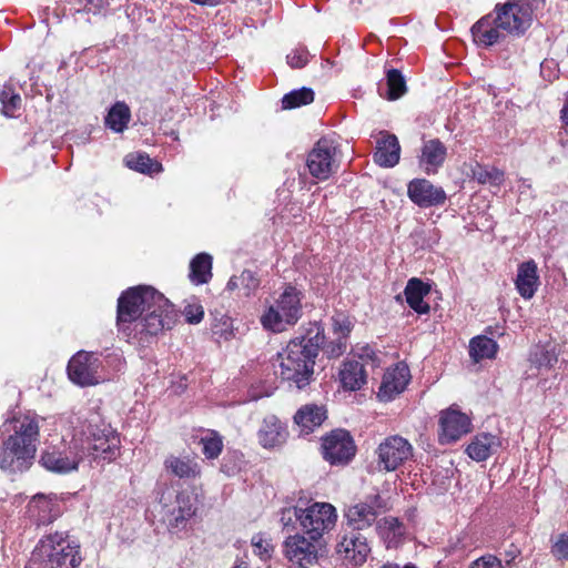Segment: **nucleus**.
<instances>
[{
    "label": "nucleus",
    "mask_w": 568,
    "mask_h": 568,
    "mask_svg": "<svg viewBox=\"0 0 568 568\" xmlns=\"http://www.w3.org/2000/svg\"><path fill=\"white\" fill-rule=\"evenodd\" d=\"M409 200L419 207L443 205L447 199L443 187L434 185L426 179H414L407 185Z\"/></svg>",
    "instance_id": "f3484780"
},
{
    "label": "nucleus",
    "mask_w": 568,
    "mask_h": 568,
    "mask_svg": "<svg viewBox=\"0 0 568 568\" xmlns=\"http://www.w3.org/2000/svg\"><path fill=\"white\" fill-rule=\"evenodd\" d=\"M165 493L161 497L163 504V521L170 532L176 534L187 528L196 514V498L189 491H180L171 504H166Z\"/></svg>",
    "instance_id": "9d476101"
},
{
    "label": "nucleus",
    "mask_w": 568,
    "mask_h": 568,
    "mask_svg": "<svg viewBox=\"0 0 568 568\" xmlns=\"http://www.w3.org/2000/svg\"><path fill=\"white\" fill-rule=\"evenodd\" d=\"M272 394H273V389H267L264 393H258V394L252 390L250 396H251V399L257 400L261 397L271 396Z\"/></svg>",
    "instance_id": "4d7b16f0"
},
{
    "label": "nucleus",
    "mask_w": 568,
    "mask_h": 568,
    "mask_svg": "<svg viewBox=\"0 0 568 568\" xmlns=\"http://www.w3.org/2000/svg\"><path fill=\"white\" fill-rule=\"evenodd\" d=\"M323 457L332 465L347 464L355 454L349 432L337 428L322 438Z\"/></svg>",
    "instance_id": "4468645a"
},
{
    "label": "nucleus",
    "mask_w": 568,
    "mask_h": 568,
    "mask_svg": "<svg viewBox=\"0 0 568 568\" xmlns=\"http://www.w3.org/2000/svg\"><path fill=\"white\" fill-rule=\"evenodd\" d=\"M374 162L381 168H394L400 160V144L397 136L388 131H379L375 135Z\"/></svg>",
    "instance_id": "6ab92c4d"
},
{
    "label": "nucleus",
    "mask_w": 568,
    "mask_h": 568,
    "mask_svg": "<svg viewBox=\"0 0 568 568\" xmlns=\"http://www.w3.org/2000/svg\"><path fill=\"white\" fill-rule=\"evenodd\" d=\"M529 361L536 368L548 371L557 363L558 357L554 349L537 346L531 351Z\"/></svg>",
    "instance_id": "ea45409f"
},
{
    "label": "nucleus",
    "mask_w": 568,
    "mask_h": 568,
    "mask_svg": "<svg viewBox=\"0 0 568 568\" xmlns=\"http://www.w3.org/2000/svg\"><path fill=\"white\" fill-rule=\"evenodd\" d=\"M79 438L83 440L85 456L98 463H111L120 456V435L98 415L88 420Z\"/></svg>",
    "instance_id": "423d86ee"
},
{
    "label": "nucleus",
    "mask_w": 568,
    "mask_h": 568,
    "mask_svg": "<svg viewBox=\"0 0 568 568\" xmlns=\"http://www.w3.org/2000/svg\"><path fill=\"white\" fill-rule=\"evenodd\" d=\"M320 540L312 539L304 532L290 535L283 541L284 557L298 568H308L318 558Z\"/></svg>",
    "instance_id": "ddd939ff"
},
{
    "label": "nucleus",
    "mask_w": 568,
    "mask_h": 568,
    "mask_svg": "<svg viewBox=\"0 0 568 568\" xmlns=\"http://www.w3.org/2000/svg\"><path fill=\"white\" fill-rule=\"evenodd\" d=\"M85 457L83 440L75 434L70 440L62 438L57 444H48L39 463L54 474H69L78 470Z\"/></svg>",
    "instance_id": "6e6552de"
},
{
    "label": "nucleus",
    "mask_w": 568,
    "mask_h": 568,
    "mask_svg": "<svg viewBox=\"0 0 568 568\" xmlns=\"http://www.w3.org/2000/svg\"><path fill=\"white\" fill-rule=\"evenodd\" d=\"M551 554L558 560H568V532L558 535L551 546Z\"/></svg>",
    "instance_id": "09e8293b"
},
{
    "label": "nucleus",
    "mask_w": 568,
    "mask_h": 568,
    "mask_svg": "<svg viewBox=\"0 0 568 568\" xmlns=\"http://www.w3.org/2000/svg\"><path fill=\"white\" fill-rule=\"evenodd\" d=\"M336 519L337 514L333 505L315 501L302 508L300 527L306 536L321 540L326 532L334 528Z\"/></svg>",
    "instance_id": "1a4fd4ad"
},
{
    "label": "nucleus",
    "mask_w": 568,
    "mask_h": 568,
    "mask_svg": "<svg viewBox=\"0 0 568 568\" xmlns=\"http://www.w3.org/2000/svg\"><path fill=\"white\" fill-rule=\"evenodd\" d=\"M183 315L189 324H199L203 320L204 311L199 304H190L184 307Z\"/></svg>",
    "instance_id": "3c124183"
},
{
    "label": "nucleus",
    "mask_w": 568,
    "mask_h": 568,
    "mask_svg": "<svg viewBox=\"0 0 568 568\" xmlns=\"http://www.w3.org/2000/svg\"><path fill=\"white\" fill-rule=\"evenodd\" d=\"M29 513L38 525H47L59 515V505L43 495H37L29 503Z\"/></svg>",
    "instance_id": "cd10ccee"
},
{
    "label": "nucleus",
    "mask_w": 568,
    "mask_h": 568,
    "mask_svg": "<svg viewBox=\"0 0 568 568\" xmlns=\"http://www.w3.org/2000/svg\"><path fill=\"white\" fill-rule=\"evenodd\" d=\"M338 381L344 390H355V359L349 355L341 365Z\"/></svg>",
    "instance_id": "c03bdc74"
},
{
    "label": "nucleus",
    "mask_w": 568,
    "mask_h": 568,
    "mask_svg": "<svg viewBox=\"0 0 568 568\" xmlns=\"http://www.w3.org/2000/svg\"><path fill=\"white\" fill-rule=\"evenodd\" d=\"M234 568H250V567L243 562L241 565L235 566Z\"/></svg>",
    "instance_id": "bf43d9fd"
},
{
    "label": "nucleus",
    "mask_w": 568,
    "mask_h": 568,
    "mask_svg": "<svg viewBox=\"0 0 568 568\" xmlns=\"http://www.w3.org/2000/svg\"><path fill=\"white\" fill-rule=\"evenodd\" d=\"M287 437L286 425L274 415L266 416L257 432V440L265 449H275L283 446Z\"/></svg>",
    "instance_id": "aec40b11"
},
{
    "label": "nucleus",
    "mask_w": 568,
    "mask_h": 568,
    "mask_svg": "<svg viewBox=\"0 0 568 568\" xmlns=\"http://www.w3.org/2000/svg\"><path fill=\"white\" fill-rule=\"evenodd\" d=\"M202 453L207 459H215L223 449L222 436L215 430H205L200 437Z\"/></svg>",
    "instance_id": "e433bc0d"
},
{
    "label": "nucleus",
    "mask_w": 568,
    "mask_h": 568,
    "mask_svg": "<svg viewBox=\"0 0 568 568\" xmlns=\"http://www.w3.org/2000/svg\"><path fill=\"white\" fill-rule=\"evenodd\" d=\"M447 149L438 139H430L424 142L419 156V164L427 174L436 173L446 159Z\"/></svg>",
    "instance_id": "4be33fe9"
},
{
    "label": "nucleus",
    "mask_w": 568,
    "mask_h": 568,
    "mask_svg": "<svg viewBox=\"0 0 568 568\" xmlns=\"http://www.w3.org/2000/svg\"><path fill=\"white\" fill-rule=\"evenodd\" d=\"M258 284L260 282L254 273L245 270L240 275L232 276L226 287L230 291L240 290L243 292V295L248 296L257 288Z\"/></svg>",
    "instance_id": "f704fd0d"
},
{
    "label": "nucleus",
    "mask_w": 568,
    "mask_h": 568,
    "mask_svg": "<svg viewBox=\"0 0 568 568\" xmlns=\"http://www.w3.org/2000/svg\"><path fill=\"white\" fill-rule=\"evenodd\" d=\"M333 333L335 338L321 346L329 358H337L346 352L347 338L352 332V323L344 314H336L333 318Z\"/></svg>",
    "instance_id": "412c9836"
},
{
    "label": "nucleus",
    "mask_w": 568,
    "mask_h": 568,
    "mask_svg": "<svg viewBox=\"0 0 568 568\" xmlns=\"http://www.w3.org/2000/svg\"><path fill=\"white\" fill-rule=\"evenodd\" d=\"M336 149L327 140H320L307 155L310 173L318 179L326 180L336 169Z\"/></svg>",
    "instance_id": "2eb2a0df"
},
{
    "label": "nucleus",
    "mask_w": 568,
    "mask_h": 568,
    "mask_svg": "<svg viewBox=\"0 0 568 568\" xmlns=\"http://www.w3.org/2000/svg\"><path fill=\"white\" fill-rule=\"evenodd\" d=\"M387 503L378 494H374L357 505V530L371 526L377 516L387 510Z\"/></svg>",
    "instance_id": "bb28decb"
},
{
    "label": "nucleus",
    "mask_w": 568,
    "mask_h": 568,
    "mask_svg": "<svg viewBox=\"0 0 568 568\" xmlns=\"http://www.w3.org/2000/svg\"><path fill=\"white\" fill-rule=\"evenodd\" d=\"M325 339L324 331L320 327L310 329L306 336L297 337L288 342L286 347L277 354L275 371L283 381L291 382L298 389H303L311 383L315 358Z\"/></svg>",
    "instance_id": "20e7f679"
},
{
    "label": "nucleus",
    "mask_w": 568,
    "mask_h": 568,
    "mask_svg": "<svg viewBox=\"0 0 568 568\" xmlns=\"http://www.w3.org/2000/svg\"><path fill=\"white\" fill-rule=\"evenodd\" d=\"M497 351L498 344L493 338L484 335L475 336L469 342V356L476 363L481 359L495 358Z\"/></svg>",
    "instance_id": "7c9ffc66"
},
{
    "label": "nucleus",
    "mask_w": 568,
    "mask_h": 568,
    "mask_svg": "<svg viewBox=\"0 0 568 568\" xmlns=\"http://www.w3.org/2000/svg\"><path fill=\"white\" fill-rule=\"evenodd\" d=\"M314 100V92L310 88H301L286 93L282 99V108L285 110L310 104Z\"/></svg>",
    "instance_id": "4c0bfd02"
},
{
    "label": "nucleus",
    "mask_w": 568,
    "mask_h": 568,
    "mask_svg": "<svg viewBox=\"0 0 568 568\" xmlns=\"http://www.w3.org/2000/svg\"><path fill=\"white\" fill-rule=\"evenodd\" d=\"M326 418L327 414L324 406L308 404L296 412L294 422L301 428V433L307 435L320 427Z\"/></svg>",
    "instance_id": "b1692460"
},
{
    "label": "nucleus",
    "mask_w": 568,
    "mask_h": 568,
    "mask_svg": "<svg viewBox=\"0 0 568 568\" xmlns=\"http://www.w3.org/2000/svg\"><path fill=\"white\" fill-rule=\"evenodd\" d=\"M377 468L381 471H394L413 457V446L404 437H386L376 449Z\"/></svg>",
    "instance_id": "9b49d317"
},
{
    "label": "nucleus",
    "mask_w": 568,
    "mask_h": 568,
    "mask_svg": "<svg viewBox=\"0 0 568 568\" xmlns=\"http://www.w3.org/2000/svg\"><path fill=\"white\" fill-rule=\"evenodd\" d=\"M429 292V285L417 277L408 280L404 290L407 304L420 315L428 314L430 311L429 304L424 301V297L428 295Z\"/></svg>",
    "instance_id": "393cba45"
},
{
    "label": "nucleus",
    "mask_w": 568,
    "mask_h": 568,
    "mask_svg": "<svg viewBox=\"0 0 568 568\" xmlns=\"http://www.w3.org/2000/svg\"><path fill=\"white\" fill-rule=\"evenodd\" d=\"M369 552L371 547L368 546L366 538H362V536L357 535V566L366 561Z\"/></svg>",
    "instance_id": "5fc2aeb1"
},
{
    "label": "nucleus",
    "mask_w": 568,
    "mask_h": 568,
    "mask_svg": "<svg viewBox=\"0 0 568 568\" xmlns=\"http://www.w3.org/2000/svg\"><path fill=\"white\" fill-rule=\"evenodd\" d=\"M515 285L523 298L529 300L535 295L539 285V276L535 261L530 260L518 266Z\"/></svg>",
    "instance_id": "5701e85b"
},
{
    "label": "nucleus",
    "mask_w": 568,
    "mask_h": 568,
    "mask_svg": "<svg viewBox=\"0 0 568 568\" xmlns=\"http://www.w3.org/2000/svg\"><path fill=\"white\" fill-rule=\"evenodd\" d=\"M379 528L388 548L396 547L405 532L403 524L395 517L384 518L383 525Z\"/></svg>",
    "instance_id": "c9c22d12"
},
{
    "label": "nucleus",
    "mask_w": 568,
    "mask_h": 568,
    "mask_svg": "<svg viewBox=\"0 0 568 568\" xmlns=\"http://www.w3.org/2000/svg\"><path fill=\"white\" fill-rule=\"evenodd\" d=\"M83 9H78L77 11H85L88 13H100L105 6L108 4L106 0H83Z\"/></svg>",
    "instance_id": "864d4df0"
},
{
    "label": "nucleus",
    "mask_w": 568,
    "mask_h": 568,
    "mask_svg": "<svg viewBox=\"0 0 568 568\" xmlns=\"http://www.w3.org/2000/svg\"><path fill=\"white\" fill-rule=\"evenodd\" d=\"M337 554L345 559H355V532L344 535L336 546Z\"/></svg>",
    "instance_id": "a18cd8bd"
},
{
    "label": "nucleus",
    "mask_w": 568,
    "mask_h": 568,
    "mask_svg": "<svg viewBox=\"0 0 568 568\" xmlns=\"http://www.w3.org/2000/svg\"><path fill=\"white\" fill-rule=\"evenodd\" d=\"M43 420L36 414H23L11 420L12 434L0 447V469L8 474L27 470L36 457L39 443V423Z\"/></svg>",
    "instance_id": "7ed1b4c3"
},
{
    "label": "nucleus",
    "mask_w": 568,
    "mask_h": 568,
    "mask_svg": "<svg viewBox=\"0 0 568 568\" xmlns=\"http://www.w3.org/2000/svg\"><path fill=\"white\" fill-rule=\"evenodd\" d=\"M193 3L200 4V6H209L214 7L217 6L221 0H191Z\"/></svg>",
    "instance_id": "6e6d98bb"
},
{
    "label": "nucleus",
    "mask_w": 568,
    "mask_h": 568,
    "mask_svg": "<svg viewBox=\"0 0 568 568\" xmlns=\"http://www.w3.org/2000/svg\"><path fill=\"white\" fill-rule=\"evenodd\" d=\"M302 316V294L288 285L271 303L261 315L260 322L264 329L282 333L294 326Z\"/></svg>",
    "instance_id": "0eeeda50"
},
{
    "label": "nucleus",
    "mask_w": 568,
    "mask_h": 568,
    "mask_svg": "<svg viewBox=\"0 0 568 568\" xmlns=\"http://www.w3.org/2000/svg\"><path fill=\"white\" fill-rule=\"evenodd\" d=\"M212 256L207 253L196 254L190 263V280L195 285L207 283L212 277Z\"/></svg>",
    "instance_id": "c756f323"
},
{
    "label": "nucleus",
    "mask_w": 568,
    "mask_h": 568,
    "mask_svg": "<svg viewBox=\"0 0 568 568\" xmlns=\"http://www.w3.org/2000/svg\"><path fill=\"white\" fill-rule=\"evenodd\" d=\"M302 511V507L293 506L283 508L280 513V523L282 524L284 529H294L295 521L300 524V515Z\"/></svg>",
    "instance_id": "de8ad7c7"
},
{
    "label": "nucleus",
    "mask_w": 568,
    "mask_h": 568,
    "mask_svg": "<svg viewBox=\"0 0 568 568\" xmlns=\"http://www.w3.org/2000/svg\"><path fill=\"white\" fill-rule=\"evenodd\" d=\"M409 381L410 372L408 366L403 362L395 364L385 372L377 397L382 402L393 400L405 390Z\"/></svg>",
    "instance_id": "a211bd4d"
},
{
    "label": "nucleus",
    "mask_w": 568,
    "mask_h": 568,
    "mask_svg": "<svg viewBox=\"0 0 568 568\" xmlns=\"http://www.w3.org/2000/svg\"><path fill=\"white\" fill-rule=\"evenodd\" d=\"M469 568H503V565L497 557L487 555L473 561Z\"/></svg>",
    "instance_id": "603ef678"
},
{
    "label": "nucleus",
    "mask_w": 568,
    "mask_h": 568,
    "mask_svg": "<svg viewBox=\"0 0 568 568\" xmlns=\"http://www.w3.org/2000/svg\"><path fill=\"white\" fill-rule=\"evenodd\" d=\"M165 468L179 478H195L200 475V466L186 457L170 456L165 459Z\"/></svg>",
    "instance_id": "473e14b6"
},
{
    "label": "nucleus",
    "mask_w": 568,
    "mask_h": 568,
    "mask_svg": "<svg viewBox=\"0 0 568 568\" xmlns=\"http://www.w3.org/2000/svg\"><path fill=\"white\" fill-rule=\"evenodd\" d=\"M471 172L473 179L480 184L489 183L491 185L498 186L504 181V173L495 168L488 169L477 164L475 168H473Z\"/></svg>",
    "instance_id": "37998d69"
},
{
    "label": "nucleus",
    "mask_w": 568,
    "mask_h": 568,
    "mask_svg": "<svg viewBox=\"0 0 568 568\" xmlns=\"http://www.w3.org/2000/svg\"><path fill=\"white\" fill-rule=\"evenodd\" d=\"M30 561L42 568H77L82 561L80 545L65 532L50 534L39 540Z\"/></svg>",
    "instance_id": "39448f33"
},
{
    "label": "nucleus",
    "mask_w": 568,
    "mask_h": 568,
    "mask_svg": "<svg viewBox=\"0 0 568 568\" xmlns=\"http://www.w3.org/2000/svg\"><path fill=\"white\" fill-rule=\"evenodd\" d=\"M386 85V97L388 100H397L398 98L404 95L407 90L404 77L396 69H392L387 72Z\"/></svg>",
    "instance_id": "79ce46f5"
},
{
    "label": "nucleus",
    "mask_w": 568,
    "mask_h": 568,
    "mask_svg": "<svg viewBox=\"0 0 568 568\" xmlns=\"http://www.w3.org/2000/svg\"><path fill=\"white\" fill-rule=\"evenodd\" d=\"M125 165L140 173L154 174L161 172L162 164L153 161L145 153H130L124 159Z\"/></svg>",
    "instance_id": "72a5a7b5"
},
{
    "label": "nucleus",
    "mask_w": 568,
    "mask_h": 568,
    "mask_svg": "<svg viewBox=\"0 0 568 568\" xmlns=\"http://www.w3.org/2000/svg\"><path fill=\"white\" fill-rule=\"evenodd\" d=\"M0 105L1 112L6 116H14V112L20 109L21 97L10 85H4L0 90Z\"/></svg>",
    "instance_id": "58836bf2"
},
{
    "label": "nucleus",
    "mask_w": 568,
    "mask_h": 568,
    "mask_svg": "<svg viewBox=\"0 0 568 568\" xmlns=\"http://www.w3.org/2000/svg\"><path fill=\"white\" fill-rule=\"evenodd\" d=\"M439 427L440 444H450L468 434L471 429V423L465 413L455 407H449L440 413Z\"/></svg>",
    "instance_id": "dca6fc26"
},
{
    "label": "nucleus",
    "mask_w": 568,
    "mask_h": 568,
    "mask_svg": "<svg viewBox=\"0 0 568 568\" xmlns=\"http://www.w3.org/2000/svg\"><path fill=\"white\" fill-rule=\"evenodd\" d=\"M211 331L219 339L229 341L234 336L233 320L225 314H215Z\"/></svg>",
    "instance_id": "a19ab883"
},
{
    "label": "nucleus",
    "mask_w": 568,
    "mask_h": 568,
    "mask_svg": "<svg viewBox=\"0 0 568 568\" xmlns=\"http://www.w3.org/2000/svg\"><path fill=\"white\" fill-rule=\"evenodd\" d=\"M532 7L528 0H508L497 3L491 13L483 17L473 28L476 43L490 47L506 36L520 37L531 26Z\"/></svg>",
    "instance_id": "f03ea898"
},
{
    "label": "nucleus",
    "mask_w": 568,
    "mask_h": 568,
    "mask_svg": "<svg viewBox=\"0 0 568 568\" xmlns=\"http://www.w3.org/2000/svg\"><path fill=\"white\" fill-rule=\"evenodd\" d=\"M178 313L164 295L151 286L131 287L118 300L116 326L129 343L145 345L171 329Z\"/></svg>",
    "instance_id": "f257e3e1"
},
{
    "label": "nucleus",
    "mask_w": 568,
    "mask_h": 568,
    "mask_svg": "<svg viewBox=\"0 0 568 568\" xmlns=\"http://www.w3.org/2000/svg\"><path fill=\"white\" fill-rule=\"evenodd\" d=\"M381 568H400V566L398 564H395V562H387L385 565H383ZM402 568H417L414 564H406L404 567Z\"/></svg>",
    "instance_id": "13d9d810"
},
{
    "label": "nucleus",
    "mask_w": 568,
    "mask_h": 568,
    "mask_svg": "<svg viewBox=\"0 0 568 568\" xmlns=\"http://www.w3.org/2000/svg\"><path fill=\"white\" fill-rule=\"evenodd\" d=\"M382 363V353L374 351L368 345L363 346L357 352V389L361 384H366L371 373H374Z\"/></svg>",
    "instance_id": "c85d7f7f"
},
{
    "label": "nucleus",
    "mask_w": 568,
    "mask_h": 568,
    "mask_svg": "<svg viewBox=\"0 0 568 568\" xmlns=\"http://www.w3.org/2000/svg\"><path fill=\"white\" fill-rule=\"evenodd\" d=\"M131 120L130 108L124 102H116L113 104L105 119V126L115 133H122Z\"/></svg>",
    "instance_id": "2f4dec72"
},
{
    "label": "nucleus",
    "mask_w": 568,
    "mask_h": 568,
    "mask_svg": "<svg viewBox=\"0 0 568 568\" xmlns=\"http://www.w3.org/2000/svg\"><path fill=\"white\" fill-rule=\"evenodd\" d=\"M308 52L305 48H296L290 54H287V63L292 68H303L308 62Z\"/></svg>",
    "instance_id": "8fccbe9b"
},
{
    "label": "nucleus",
    "mask_w": 568,
    "mask_h": 568,
    "mask_svg": "<svg viewBox=\"0 0 568 568\" xmlns=\"http://www.w3.org/2000/svg\"><path fill=\"white\" fill-rule=\"evenodd\" d=\"M500 445L501 443L498 436L484 433L477 435L471 440V443L466 448V453L471 459L476 462H483L489 458L493 454L497 453Z\"/></svg>",
    "instance_id": "a878e982"
},
{
    "label": "nucleus",
    "mask_w": 568,
    "mask_h": 568,
    "mask_svg": "<svg viewBox=\"0 0 568 568\" xmlns=\"http://www.w3.org/2000/svg\"><path fill=\"white\" fill-rule=\"evenodd\" d=\"M253 552L260 557L261 560L266 561L272 557L273 547L261 534L254 535L251 539Z\"/></svg>",
    "instance_id": "49530a36"
},
{
    "label": "nucleus",
    "mask_w": 568,
    "mask_h": 568,
    "mask_svg": "<svg viewBox=\"0 0 568 568\" xmlns=\"http://www.w3.org/2000/svg\"><path fill=\"white\" fill-rule=\"evenodd\" d=\"M101 368L102 363L97 354L81 351L71 357L67 371L72 383L91 386L104 379Z\"/></svg>",
    "instance_id": "f8f14e48"
}]
</instances>
